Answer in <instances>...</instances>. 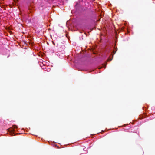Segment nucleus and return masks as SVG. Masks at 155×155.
<instances>
[{"label": "nucleus", "instance_id": "1", "mask_svg": "<svg viewBox=\"0 0 155 155\" xmlns=\"http://www.w3.org/2000/svg\"><path fill=\"white\" fill-rule=\"evenodd\" d=\"M117 50V48L116 49L114 48V50L113 51V52L114 54H115V53Z\"/></svg>", "mask_w": 155, "mask_h": 155}, {"label": "nucleus", "instance_id": "2", "mask_svg": "<svg viewBox=\"0 0 155 155\" xmlns=\"http://www.w3.org/2000/svg\"><path fill=\"white\" fill-rule=\"evenodd\" d=\"M12 127L13 128V130L15 131V129L17 128V127L16 125H14Z\"/></svg>", "mask_w": 155, "mask_h": 155}, {"label": "nucleus", "instance_id": "3", "mask_svg": "<svg viewBox=\"0 0 155 155\" xmlns=\"http://www.w3.org/2000/svg\"><path fill=\"white\" fill-rule=\"evenodd\" d=\"M113 55H112V58L110 59H109L108 60V61H111L113 59Z\"/></svg>", "mask_w": 155, "mask_h": 155}, {"label": "nucleus", "instance_id": "4", "mask_svg": "<svg viewBox=\"0 0 155 155\" xmlns=\"http://www.w3.org/2000/svg\"><path fill=\"white\" fill-rule=\"evenodd\" d=\"M107 64V63H106V64H103V66L104 67V68H106V64Z\"/></svg>", "mask_w": 155, "mask_h": 155}]
</instances>
